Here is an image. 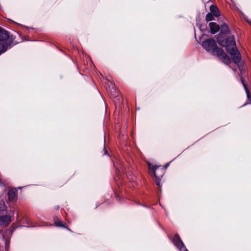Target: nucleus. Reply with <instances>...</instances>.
Returning <instances> with one entry per match:
<instances>
[{
    "label": "nucleus",
    "instance_id": "nucleus-1",
    "mask_svg": "<svg viewBox=\"0 0 251 251\" xmlns=\"http://www.w3.org/2000/svg\"><path fill=\"white\" fill-rule=\"evenodd\" d=\"M220 32L221 35L217 38V42L221 46L226 48V51L231 55L233 61L238 64L241 61V56L237 49L234 36H229L225 38L222 35L230 33V29L227 24L223 23L221 25Z\"/></svg>",
    "mask_w": 251,
    "mask_h": 251
},
{
    "label": "nucleus",
    "instance_id": "nucleus-2",
    "mask_svg": "<svg viewBox=\"0 0 251 251\" xmlns=\"http://www.w3.org/2000/svg\"><path fill=\"white\" fill-rule=\"evenodd\" d=\"M8 32L0 27V55L5 52L10 46Z\"/></svg>",
    "mask_w": 251,
    "mask_h": 251
},
{
    "label": "nucleus",
    "instance_id": "nucleus-3",
    "mask_svg": "<svg viewBox=\"0 0 251 251\" xmlns=\"http://www.w3.org/2000/svg\"><path fill=\"white\" fill-rule=\"evenodd\" d=\"M202 47L208 52H210L213 55H216L218 53L219 49L214 40L212 39H208L205 40L202 42Z\"/></svg>",
    "mask_w": 251,
    "mask_h": 251
},
{
    "label": "nucleus",
    "instance_id": "nucleus-4",
    "mask_svg": "<svg viewBox=\"0 0 251 251\" xmlns=\"http://www.w3.org/2000/svg\"><path fill=\"white\" fill-rule=\"evenodd\" d=\"M149 167L150 168H151L153 171L154 176L156 177V184L158 186H160L161 178L164 174V170H159V166H152V167H151V165L150 164H149Z\"/></svg>",
    "mask_w": 251,
    "mask_h": 251
},
{
    "label": "nucleus",
    "instance_id": "nucleus-5",
    "mask_svg": "<svg viewBox=\"0 0 251 251\" xmlns=\"http://www.w3.org/2000/svg\"><path fill=\"white\" fill-rule=\"evenodd\" d=\"M217 51L218 53L215 56L222 59L224 63L228 64L230 62L231 60L229 57L224 52L223 50L222 49H219Z\"/></svg>",
    "mask_w": 251,
    "mask_h": 251
},
{
    "label": "nucleus",
    "instance_id": "nucleus-6",
    "mask_svg": "<svg viewBox=\"0 0 251 251\" xmlns=\"http://www.w3.org/2000/svg\"><path fill=\"white\" fill-rule=\"evenodd\" d=\"M11 217L7 215L0 216V225L7 226L11 222Z\"/></svg>",
    "mask_w": 251,
    "mask_h": 251
},
{
    "label": "nucleus",
    "instance_id": "nucleus-7",
    "mask_svg": "<svg viewBox=\"0 0 251 251\" xmlns=\"http://www.w3.org/2000/svg\"><path fill=\"white\" fill-rule=\"evenodd\" d=\"M241 81L243 84V86L244 88V89L246 91V93L247 94V98H248V100H249V102H246L243 105V106H244L248 104H251V95L250 94V91L249 90H248V87L247 86V85H246L245 83L244 82L243 79L242 78H241Z\"/></svg>",
    "mask_w": 251,
    "mask_h": 251
},
{
    "label": "nucleus",
    "instance_id": "nucleus-8",
    "mask_svg": "<svg viewBox=\"0 0 251 251\" xmlns=\"http://www.w3.org/2000/svg\"><path fill=\"white\" fill-rule=\"evenodd\" d=\"M209 25L210 28L211 33L212 34H215L218 32L220 29L219 25L216 23L211 22Z\"/></svg>",
    "mask_w": 251,
    "mask_h": 251
},
{
    "label": "nucleus",
    "instance_id": "nucleus-9",
    "mask_svg": "<svg viewBox=\"0 0 251 251\" xmlns=\"http://www.w3.org/2000/svg\"><path fill=\"white\" fill-rule=\"evenodd\" d=\"M174 243L180 250L182 249L184 246L179 236H176V238L174 239Z\"/></svg>",
    "mask_w": 251,
    "mask_h": 251
},
{
    "label": "nucleus",
    "instance_id": "nucleus-10",
    "mask_svg": "<svg viewBox=\"0 0 251 251\" xmlns=\"http://www.w3.org/2000/svg\"><path fill=\"white\" fill-rule=\"evenodd\" d=\"M210 13L213 14V15H214L215 17H217L219 16L220 15V11L218 9L217 7L214 5H212L210 6Z\"/></svg>",
    "mask_w": 251,
    "mask_h": 251
},
{
    "label": "nucleus",
    "instance_id": "nucleus-11",
    "mask_svg": "<svg viewBox=\"0 0 251 251\" xmlns=\"http://www.w3.org/2000/svg\"><path fill=\"white\" fill-rule=\"evenodd\" d=\"M53 221L55 226L57 227L65 228V226L62 222L57 217L55 216L53 218Z\"/></svg>",
    "mask_w": 251,
    "mask_h": 251
},
{
    "label": "nucleus",
    "instance_id": "nucleus-12",
    "mask_svg": "<svg viewBox=\"0 0 251 251\" xmlns=\"http://www.w3.org/2000/svg\"><path fill=\"white\" fill-rule=\"evenodd\" d=\"M8 200L10 201H14L16 198V193L13 190H9L8 192Z\"/></svg>",
    "mask_w": 251,
    "mask_h": 251
},
{
    "label": "nucleus",
    "instance_id": "nucleus-13",
    "mask_svg": "<svg viewBox=\"0 0 251 251\" xmlns=\"http://www.w3.org/2000/svg\"><path fill=\"white\" fill-rule=\"evenodd\" d=\"M6 210V206L3 201H0V213H3Z\"/></svg>",
    "mask_w": 251,
    "mask_h": 251
},
{
    "label": "nucleus",
    "instance_id": "nucleus-14",
    "mask_svg": "<svg viewBox=\"0 0 251 251\" xmlns=\"http://www.w3.org/2000/svg\"><path fill=\"white\" fill-rule=\"evenodd\" d=\"M214 15H213V14H212L211 13H209L206 15L205 19H206V21H207V22L211 21L214 19Z\"/></svg>",
    "mask_w": 251,
    "mask_h": 251
},
{
    "label": "nucleus",
    "instance_id": "nucleus-15",
    "mask_svg": "<svg viewBox=\"0 0 251 251\" xmlns=\"http://www.w3.org/2000/svg\"><path fill=\"white\" fill-rule=\"evenodd\" d=\"M4 240H5V250L6 251H8L9 245H10V241L9 240L7 239V238H4Z\"/></svg>",
    "mask_w": 251,
    "mask_h": 251
},
{
    "label": "nucleus",
    "instance_id": "nucleus-16",
    "mask_svg": "<svg viewBox=\"0 0 251 251\" xmlns=\"http://www.w3.org/2000/svg\"><path fill=\"white\" fill-rule=\"evenodd\" d=\"M171 162H168L167 163H166L164 166V169H166L169 166Z\"/></svg>",
    "mask_w": 251,
    "mask_h": 251
},
{
    "label": "nucleus",
    "instance_id": "nucleus-17",
    "mask_svg": "<svg viewBox=\"0 0 251 251\" xmlns=\"http://www.w3.org/2000/svg\"><path fill=\"white\" fill-rule=\"evenodd\" d=\"M114 163V166L115 168H116V169L117 171H119L120 172V169L117 167V166H116V162H114V163Z\"/></svg>",
    "mask_w": 251,
    "mask_h": 251
},
{
    "label": "nucleus",
    "instance_id": "nucleus-18",
    "mask_svg": "<svg viewBox=\"0 0 251 251\" xmlns=\"http://www.w3.org/2000/svg\"><path fill=\"white\" fill-rule=\"evenodd\" d=\"M104 154H105V155L108 154V152H107V151H104Z\"/></svg>",
    "mask_w": 251,
    "mask_h": 251
},
{
    "label": "nucleus",
    "instance_id": "nucleus-19",
    "mask_svg": "<svg viewBox=\"0 0 251 251\" xmlns=\"http://www.w3.org/2000/svg\"><path fill=\"white\" fill-rule=\"evenodd\" d=\"M0 186L3 185V184H2V182L0 180Z\"/></svg>",
    "mask_w": 251,
    "mask_h": 251
},
{
    "label": "nucleus",
    "instance_id": "nucleus-20",
    "mask_svg": "<svg viewBox=\"0 0 251 251\" xmlns=\"http://www.w3.org/2000/svg\"><path fill=\"white\" fill-rule=\"evenodd\" d=\"M59 208V207L58 206H57L56 207H55V209L58 210V209Z\"/></svg>",
    "mask_w": 251,
    "mask_h": 251
},
{
    "label": "nucleus",
    "instance_id": "nucleus-21",
    "mask_svg": "<svg viewBox=\"0 0 251 251\" xmlns=\"http://www.w3.org/2000/svg\"><path fill=\"white\" fill-rule=\"evenodd\" d=\"M5 237H7V236H3V238H4Z\"/></svg>",
    "mask_w": 251,
    "mask_h": 251
}]
</instances>
